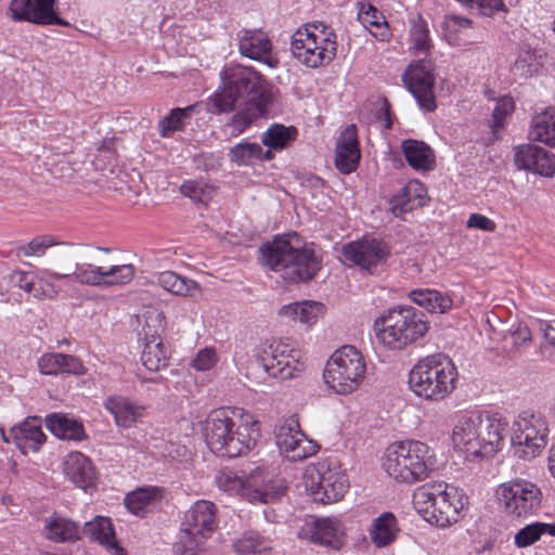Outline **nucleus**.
I'll return each instance as SVG.
<instances>
[{"instance_id": "obj_56", "label": "nucleus", "mask_w": 555, "mask_h": 555, "mask_svg": "<svg viewBox=\"0 0 555 555\" xmlns=\"http://www.w3.org/2000/svg\"><path fill=\"white\" fill-rule=\"evenodd\" d=\"M322 305L319 302L312 301H302L300 302L299 308V322L302 324L310 325L317 321L318 313L321 310Z\"/></svg>"}, {"instance_id": "obj_5", "label": "nucleus", "mask_w": 555, "mask_h": 555, "mask_svg": "<svg viewBox=\"0 0 555 555\" xmlns=\"http://www.w3.org/2000/svg\"><path fill=\"white\" fill-rule=\"evenodd\" d=\"M429 330L425 314L412 306H395L374 321L377 340L388 350L400 351L423 338Z\"/></svg>"}, {"instance_id": "obj_29", "label": "nucleus", "mask_w": 555, "mask_h": 555, "mask_svg": "<svg viewBox=\"0 0 555 555\" xmlns=\"http://www.w3.org/2000/svg\"><path fill=\"white\" fill-rule=\"evenodd\" d=\"M104 408L113 415L116 426L125 429L141 423L145 413L144 406L122 396H109L104 401Z\"/></svg>"}, {"instance_id": "obj_46", "label": "nucleus", "mask_w": 555, "mask_h": 555, "mask_svg": "<svg viewBox=\"0 0 555 555\" xmlns=\"http://www.w3.org/2000/svg\"><path fill=\"white\" fill-rule=\"evenodd\" d=\"M261 153V145L258 143L242 142L234 145L229 153L233 163L237 165H249L256 159H259Z\"/></svg>"}, {"instance_id": "obj_41", "label": "nucleus", "mask_w": 555, "mask_h": 555, "mask_svg": "<svg viewBox=\"0 0 555 555\" xmlns=\"http://www.w3.org/2000/svg\"><path fill=\"white\" fill-rule=\"evenodd\" d=\"M358 5V16L361 23L364 26L370 25L376 27L379 33L372 31V34L380 40H386L389 37V29L384 15L369 2L361 1Z\"/></svg>"}, {"instance_id": "obj_15", "label": "nucleus", "mask_w": 555, "mask_h": 555, "mask_svg": "<svg viewBox=\"0 0 555 555\" xmlns=\"http://www.w3.org/2000/svg\"><path fill=\"white\" fill-rule=\"evenodd\" d=\"M496 494L504 512L516 517L533 514L542 502L540 488L525 479L501 485Z\"/></svg>"}, {"instance_id": "obj_17", "label": "nucleus", "mask_w": 555, "mask_h": 555, "mask_svg": "<svg viewBox=\"0 0 555 555\" xmlns=\"http://www.w3.org/2000/svg\"><path fill=\"white\" fill-rule=\"evenodd\" d=\"M431 61L422 59L409 65L402 74V81L413 94L418 106L427 112L437 108L434 94L435 75Z\"/></svg>"}, {"instance_id": "obj_36", "label": "nucleus", "mask_w": 555, "mask_h": 555, "mask_svg": "<svg viewBox=\"0 0 555 555\" xmlns=\"http://www.w3.org/2000/svg\"><path fill=\"white\" fill-rule=\"evenodd\" d=\"M163 490L158 487H142L129 492L125 498L127 509L141 518L145 517L149 506L160 498Z\"/></svg>"}, {"instance_id": "obj_58", "label": "nucleus", "mask_w": 555, "mask_h": 555, "mask_svg": "<svg viewBox=\"0 0 555 555\" xmlns=\"http://www.w3.org/2000/svg\"><path fill=\"white\" fill-rule=\"evenodd\" d=\"M467 228L479 229L487 232H494L495 222L487 216L480 214H472L467 220Z\"/></svg>"}, {"instance_id": "obj_53", "label": "nucleus", "mask_w": 555, "mask_h": 555, "mask_svg": "<svg viewBox=\"0 0 555 555\" xmlns=\"http://www.w3.org/2000/svg\"><path fill=\"white\" fill-rule=\"evenodd\" d=\"M9 284L31 294L35 287L34 275L26 271H13L7 276Z\"/></svg>"}, {"instance_id": "obj_13", "label": "nucleus", "mask_w": 555, "mask_h": 555, "mask_svg": "<svg viewBox=\"0 0 555 555\" xmlns=\"http://www.w3.org/2000/svg\"><path fill=\"white\" fill-rule=\"evenodd\" d=\"M548 427L540 412L524 411L513 424L512 443L518 457L538 456L547 443Z\"/></svg>"}, {"instance_id": "obj_52", "label": "nucleus", "mask_w": 555, "mask_h": 555, "mask_svg": "<svg viewBox=\"0 0 555 555\" xmlns=\"http://www.w3.org/2000/svg\"><path fill=\"white\" fill-rule=\"evenodd\" d=\"M86 372L85 364L78 357L61 353L60 374L79 376L86 374Z\"/></svg>"}, {"instance_id": "obj_2", "label": "nucleus", "mask_w": 555, "mask_h": 555, "mask_svg": "<svg viewBox=\"0 0 555 555\" xmlns=\"http://www.w3.org/2000/svg\"><path fill=\"white\" fill-rule=\"evenodd\" d=\"M262 263L292 283L312 280L322 268L321 248L297 233L276 236L260 247Z\"/></svg>"}, {"instance_id": "obj_40", "label": "nucleus", "mask_w": 555, "mask_h": 555, "mask_svg": "<svg viewBox=\"0 0 555 555\" xmlns=\"http://www.w3.org/2000/svg\"><path fill=\"white\" fill-rule=\"evenodd\" d=\"M411 49L414 54L427 56L433 49V41L429 37V28L425 18L418 15L410 28Z\"/></svg>"}, {"instance_id": "obj_43", "label": "nucleus", "mask_w": 555, "mask_h": 555, "mask_svg": "<svg viewBox=\"0 0 555 555\" xmlns=\"http://www.w3.org/2000/svg\"><path fill=\"white\" fill-rule=\"evenodd\" d=\"M57 245L74 246L75 244L59 242L53 235H39L34 237L28 244L18 246L16 248V255L18 257H41L46 254L48 248Z\"/></svg>"}, {"instance_id": "obj_44", "label": "nucleus", "mask_w": 555, "mask_h": 555, "mask_svg": "<svg viewBox=\"0 0 555 555\" xmlns=\"http://www.w3.org/2000/svg\"><path fill=\"white\" fill-rule=\"evenodd\" d=\"M193 106L172 108L167 116L158 121V132L162 138L169 137L172 132L182 130L184 119L191 117Z\"/></svg>"}, {"instance_id": "obj_11", "label": "nucleus", "mask_w": 555, "mask_h": 555, "mask_svg": "<svg viewBox=\"0 0 555 555\" xmlns=\"http://www.w3.org/2000/svg\"><path fill=\"white\" fill-rule=\"evenodd\" d=\"M218 527L217 506L211 501L198 500L185 513L179 540L173 545L176 555H196Z\"/></svg>"}, {"instance_id": "obj_51", "label": "nucleus", "mask_w": 555, "mask_h": 555, "mask_svg": "<svg viewBox=\"0 0 555 555\" xmlns=\"http://www.w3.org/2000/svg\"><path fill=\"white\" fill-rule=\"evenodd\" d=\"M390 204L391 211L396 217H400L403 214L411 211L414 206L410 197L409 188H402L400 192L391 198Z\"/></svg>"}, {"instance_id": "obj_61", "label": "nucleus", "mask_w": 555, "mask_h": 555, "mask_svg": "<svg viewBox=\"0 0 555 555\" xmlns=\"http://www.w3.org/2000/svg\"><path fill=\"white\" fill-rule=\"evenodd\" d=\"M535 61H537V51L528 49V50L522 51L519 54V56L516 61V66L517 67L527 66L528 69L526 72L532 73L534 70V69H532L533 62H535Z\"/></svg>"}, {"instance_id": "obj_28", "label": "nucleus", "mask_w": 555, "mask_h": 555, "mask_svg": "<svg viewBox=\"0 0 555 555\" xmlns=\"http://www.w3.org/2000/svg\"><path fill=\"white\" fill-rule=\"evenodd\" d=\"M64 474L77 487L87 491L95 487V468L81 452H70L64 460Z\"/></svg>"}, {"instance_id": "obj_48", "label": "nucleus", "mask_w": 555, "mask_h": 555, "mask_svg": "<svg viewBox=\"0 0 555 555\" xmlns=\"http://www.w3.org/2000/svg\"><path fill=\"white\" fill-rule=\"evenodd\" d=\"M514 111V101L509 96L500 99L492 113V121L490 128L492 129L493 135L496 131L503 128L504 120L508 114Z\"/></svg>"}, {"instance_id": "obj_37", "label": "nucleus", "mask_w": 555, "mask_h": 555, "mask_svg": "<svg viewBox=\"0 0 555 555\" xmlns=\"http://www.w3.org/2000/svg\"><path fill=\"white\" fill-rule=\"evenodd\" d=\"M411 299L430 313H446L452 307V299L436 289H415Z\"/></svg>"}, {"instance_id": "obj_21", "label": "nucleus", "mask_w": 555, "mask_h": 555, "mask_svg": "<svg viewBox=\"0 0 555 555\" xmlns=\"http://www.w3.org/2000/svg\"><path fill=\"white\" fill-rule=\"evenodd\" d=\"M340 254L346 261L372 273L377 266L387 261L390 253L382 241L363 236L343 245Z\"/></svg>"}, {"instance_id": "obj_23", "label": "nucleus", "mask_w": 555, "mask_h": 555, "mask_svg": "<svg viewBox=\"0 0 555 555\" xmlns=\"http://www.w3.org/2000/svg\"><path fill=\"white\" fill-rule=\"evenodd\" d=\"M236 36L241 55L262 62L271 68L278 66L279 60L271 55L272 42L261 28H243Z\"/></svg>"}, {"instance_id": "obj_55", "label": "nucleus", "mask_w": 555, "mask_h": 555, "mask_svg": "<svg viewBox=\"0 0 555 555\" xmlns=\"http://www.w3.org/2000/svg\"><path fill=\"white\" fill-rule=\"evenodd\" d=\"M38 369L43 375H59L61 353H46L38 361Z\"/></svg>"}, {"instance_id": "obj_26", "label": "nucleus", "mask_w": 555, "mask_h": 555, "mask_svg": "<svg viewBox=\"0 0 555 555\" xmlns=\"http://www.w3.org/2000/svg\"><path fill=\"white\" fill-rule=\"evenodd\" d=\"M361 158L360 146L354 125H349L340 133L336 143L335 165L339 172H353Z\"/></svg>"}, {"instance_id": "obj_12", "label": "nucleus", "mask_w": 555, "mask_h": 555, "mask_svg": "<svg viewBox=\"0 0 555 555\" xmlns=\"http://www.w3.org/2000/svg\"><path fill=\"white\" fill-rule=\"evenodd\" d=\"M366 372L362 353L353 346L337 349L326 363L323 378L336 393L348 395L359 388Z\"/></svg>"}, {"instance_id": "obj_19", "label": "nucleus", "mask_w": 555, "mask_h": 555, "mask_svg": "<svg viewBox=\"0 0 555 555\" xmlns=\"http://www.w3.org/2000/svg\"><path fill=\"white\" fill-rule=\"evenodd\" d=\"M276 446L280 452L292 461H300L317 453L319 446L308 439L300 429L299 420L292 415L279 426L275 434Z\"/></svg>"}, {"instance_id": "obj_57", "label": "nucleus", "mask_w": 555, "mask_h": 555, "mask_svg": "<svg viewBox=\"0 0 555 555\" xmlns=\"http://www.w3.org/2000/svg\"><path fill=\"white\" fill-rule=\"evenodd\" d=\"M509 333L515 346H522L531 343L532 335L530 327L524 322L513 324Z\"/></svg>"}, {"instance_id": "obj_10", "label": "nucleus", "mask_w": 555, "mask_h": 555, "mask_svg": "<svg viewBox=\"0 0 555 555\" xmlns=\"http://www.w3.org/2000/svg\"><path fill=\"white\" fill-rule=\"evenodd\" d=\"M291 51L294 57L307 67L325 66L336 56V34L322 23L307 24L293 34Z\"/></svg>"}, {"instance_id": "obj_60", "label": "nucleus", "mask_w": 555, "mask_h": 555, "mask_svg": "<svg viewBox=\"0 0 555 555\" xmlns=\"http://www.w3.org/2000/svg\"><path fill=\"white\" fill-rule=\"evenodd\" d=\"M31 294L37 299L53 298L57 294V289L52 283L41 279L35 283Z\"/></svg>"}, {"instance_id": "obj_63", "label": "nucleus", "mask_w": 555, "mask_h": 555, "mask_svg": "<svg viewBox=\"0 0 555 555\" xmlns=\"http://www.w3.org/2000/svg\"><path fill=\"white\" fill-rule=\"evenodd\" d=\"M299 308L300 302H294L286 306H283L280 310V314L286 318H289L294 321H299L300 314H299Z\"/></svg>"}, {"instance_id": "obj_35", "label": "nucleus", "mask_w": 555, "mask_h": 555, "mask_svg": "<svg viewBox=\"0 0 555 555\" xmlns=\"http://www.w3.org/2000/svg\"><path fill=\"white\" fill-rule=\"evenodd\" d=\"M398 531L396 516L385 512L372 521L370 538L377 547H384L395 541Z\"/></svg>"}, {"instance_id": "obj_1", "label": "nucleus", "mask_w": 555, "mask_h": 555, "mask_svg": "<svg viewBox=\"0 0 555 555\" xmlns=\"http://www.w3.org/2000/svg\"><path fill=\"white\" fill-rule=\"evenodd\" d=\"M220 80L208 99V112L223 114L237 109L225 125L236 135L267 114L273 102L272 88L253 67L234 63L223 66Z\"/></svg>"}, {"instance_id": "obj_30", "label": "nucleus", "mask_w": 555, "mask_h": 555, "mask_svg": "<svg viewBox=\"0 0 555 555\" xmlns=\"http://www.w3.org/2000/svg\"><path fill=\"white\" fill-rule=\"evenodd\" d=\"M46 427L55 437L64 440L81 441L87 438L81 421L62 413L46 416Z\"/></svg>"}, {"instance_id": "obj_18", "label": "nucleus", "mask_w": 555, "mask_h": 555, "mask_svg": "<svg viewBox=\"0 0 555 555\" xmlns=\"http://www.w3.org/2000/svg\"><path fill=\"white\" fill-rule=\"evenodd\" d=\"M286 481L275 477L272 472L255 466L246 474L245 500L250 503L270 504L285 495Z\"/></svg>"}, {"instance_id": "obj_47", "label": "nucleus", "mask_w": 555, "mask_h": 555, "mask_svg": "<svg viewBox=\"0 0 555 555\" xmlns=\"http://www.w3.org/2000/svg\"><path fill=\"white\" fill-rule=\"evenodd\" d=\"M473 27V21L468 17L457 14H447L442 23L444 36L449 42L457 40V35L464 30Z\"/></svg>"}, {"instance_id": "obj_49", "label": "nucleus", "mask_w": 555, "mask_h": 555, "mask_svg": "<svg viewBox=\"0 0 555 555\" xmlns=\"http://www.w3.org/2000/svg\"><path fill=\"white\" fill-rule=\"evenodd\" d=\"M542 535L540 522L527 525L515 535V544L518 547H527L538 541Z\"/></svg>"}, {"instance_id": "obj_32", "label": "nucleus", "mask_w": 555, "mask_h": 555, "mask_svg": "<svg viewBox=\"0 0 555 555\" xmlns=\"http://www.w3.org/2000/svg\"><path fill=\"white\" fill-rule=\"evenodd\" d=\"M82 532L91 540L105 545L114 555H127L126 551L118 545L115 532L109 518L96 516L94 520L87 521Z\"/></svg>"}, {"instance_id": "obj_3", "label": "nucleus", "mask_w": 555, "mask_h": 555, "mask_svg": "<svg viewBox=\"0 0 555 555\" xmlns=\"http://www.w3.org/2000/svg\"><path fill=\"white\" fill-rule=\"evenodd\" d=\"M506 425L496 415L465 411L456 417L452 442L467 459L489 456L499 451Z\"/></svg>"}, {"instance_id": "obj_34", "label": "nucleus", "mask_w": 555, "mask_h": 555, "mask_svg": "<svg viewBox=\"0 0 555 555\" xmlns=\"http://www.w3.org/2000/svg\"><path fill=\"white\" fill-rule=\"evenodd\" d=\"M44 529L46 538L55 543L75 542L81 533L77 522L55 514L50 517Z\"/></svg>"}, {"instance_id": "obj_50", "label": "nucleus", "mask_w": 555, "mask_h": 555, "mask_svg": "<svg viewBox=\"0 0 555 555\" xmlns=\"http://www.w3.org/2000/svg\"><path fill=\"white\" fill-rule=\"evenodd\" d=\"M181 193L196 203H206L210 196L203 182L186 181L180 186Z\"/></svg>"}, {"instance_id": "obj_22", "label": "nucleus", "mask_w": 555, "mask_h": 555, "mask_svg": "<svg viewBox=\"0 0 555 555\" xmlns=\"http://www.w3.org/2000/svg\"><path fill=\"white\" fill-rule=\"evenodd\" d=\"M298 537L336 551L346 544L345 527L336 517L311 516L300 528Z\"/></svg>"}, {"instance_id": "obj_14", "label": "nucleus", "mask_w": 555, "mask_h": 555, "mask_svg": "<svg viewBox=\"0 0 555 555\" xmlns=\"http://www.w3.org/2000/svg\"><path fill=\"white\" fill-rule=\"evenodd\" d=\"M301 351L289 340H273L258 351L257 360L263 370L274 378L288 379L305 369Z\"/></svg>"}, {"instance_id": "obj_16", "label": "nucleus", "mask_w": 555, "mask_h": 555, "mask_svg": "<svg viewBox=\"0 0 555 555\" xmlns=\"http://www.w3.org/2000/svg\"><path fill=\"white\" fill-rule=\"evenodd\" d=\"M145 323L140 335L143 336L144 348L141 360L149 371H159L168 365L169 349L163 344L160 332L165 328V317L156 309L144 314Z\"/></svg>"}, {"instance_id": "obj_54", "label": "nucleus", "mask_w": 555, "mask_h": 555, "mask_svg": "<svg viewBox=\"0 0 555 555\" xmlns=\"http://www.w3.org/2000/svg\"><path fill=\"white\" fill-rule=\"evenodd\" d=\"M217 362V356L214 349L204 348L199 350L196 357L192 360L191 365L199 372L210 370Z\"/></svg>"}, {"instance_id": "obj_64", "label": "nucleus", "mask_w": 555, "mask_h": 555, "mask_svg": "<svg viewBox=\"0 0 555 555\" xmlns=\"http://www.w3.org/2000/svg\"><path fill=\"white\" fill-rule=\"evenodd\" d=\"M390 115H391V113H390V104L385 99L384 102H383L382 107L378 111V118L385 120V128L386 129H390L391 126H392V121H391Z\"/></svg>"}, {"instance_id": "obj_9", "label": "nucleus", "mask_w": 555, "mask_h": 555, "mask_svg": "<svg viewBox=\"0 0 555 555\" xmlns=\"http://www.w3.org/2000/svg\"><path fill=\"white\" fill-rule=\"evenodd\" d=\"M56 266L63 271H48L47 274L56 280L73 279L75 282L89 286H112L129 283L135 274L133 264L111 266L109 268L92 263H73L68 253L60 251L55 255Z\"/></svg>"}, {"instance_id": "obj_8", "label": "nucleus", "mask_w": 555, "mask_h": 555, "mask_svg": "<svg viewBox=\"0 0 555 555\" xmlns=\"http://www.w3.org/2000/svg\"><path fill=\"white\" fill-rule=\"evenodd\" d=\"M384 468L395 480L417 482L426 478L434 468L433 454L424 442L401 441L387 449Z\"/></svg>"}, {"instance_id": "obj_31", "label": "nucleus", "mask_w": 555, "mask_h": 555, "mask_svg": "<svg viewBox=\"0 0 555 555\" xmlns=\"http://www.w3.org/2000/svg\"><path fill=\"white\" fill-rule=\"evenodd\" d=\"M401 150L410 167L414 170H431L436 164L434 150L424 141L406 139L401 143Z\"/></svg>"}, {"instance_id": "obj_4", "label": "nucleus", "mask_w": 555, "mask_h": 555, "mask_svg": "<svg viewBox=\"0 0 555 555\" xmlns=\"http://www.w3.org/2000/svg\"><path fill=\"white\" fill-rule=\"evenodd\" d=\"M205 438L214 453L236 457L255 448L260 438V426L251 418L241 420L236 424L227 411L217 410L206 421Z\"/></svg>"}, {"instance_id": "obj_38", "label": "nucleus", "mask_w": 555, "mask_h": 555, "mask_svg": "<svg viewBox=\"0 0 555 555\" xmlns=\"http://www.w3.org/2000/svg\"><path fill=\"white\" fill-rule=\"evenodd\" d=\"M157 283L165 291L177 296H194L199 291V285L188 278L181 276L173 271L160 272L157 276Z\"/></svg>"}, {"instance_id": "obj_42", "label": "nucleus", "mask_w": 555, "mask_h": 555, "mask_svg": "<svg viewBox=\"0 0 555 555\" xmlns=\"http://www.w3.org/2000/svg\"><path fill=\"white\" fill-rule=\"evenodd\" d=\"M234 551L241 555H267L271 552L269 542L258 532H246L233 543Z\"/></svg>"}, {"instance_id": "obj_45", "label": "nucleus", "mask_w": 555, "mask_h": 555, "mask_svg": "<svg viewBox=\"0 0 555 555\" xmlns=\"http://www.w3.org/2000/svg\"><path fill=\"white\" fill-rule=\"evenodd\" d=\"M241 475L233 470H220L216 476L217 487L229 493L238 494L245 499V480L247 472L241 470Z\"/></svg>"}, {"instance_id": "obj_27", "label": "nucleus", "mask_w": 555, "mask_h": 555, "mask_svg": "<svg viewBox=\"0 0 555 555\" xmlns=\"http://www.w3.org/2000/svg\"><path fill=\"white\" fill-rule=\"evenodd\" d=\"M10 442H14L23 454L38 451L46 440L38 417H28L9 430Z\"/></svg>"}, {"instance_id": "obj_7", "label": "nucleus", "mask_w": 555, "mask_h": 555, "mask_svg": "<svg viewBox=\"0 0 555 555\" xmlns=\"http://www.w3.org/2000/svg\"><path fill=\"white\" fill-rule=\"evenodd\" d=\"M457 369L442 353L421 359L409 373L410 389L420 398L441 401L455 389Z\"/></svg>"}, {"instance_id": "obj_59", "label": "nucleus", "mask_w": 555, "mask_h": 555, "mask_svg": "<svg viewBox=\"0 0 555 555\" xmlns=\"http://www.w3.org/2000/svg\"><path fill=\"white\" fill-rule=\"evenodd\" d=\"M476 3L485 16H493L498 12L507 11L503 0H477Z\"/></svg>"}, {"instance_id": "obj_25", "label": "nucleus", "mask_w": 555, "mask_h": 555, "mask_svg": "<svg viewBox=\"0 0 555 555\" xmlns=\"http://www.w3.org/2000/svg\"><path fill=\"white\" fill-rule=\"evenodd\" d=\"M515 165L519 169L551 178L555 173V156L543 147L525 144L515 147Z\"/></svg>"}, {"instance_id": "obj_20", "label": "nucleus", "mask_w": 555, "mask_h": 555, "mask_svg": "<svg viewBox=\"0 0 555 555\" xmlns=\"http://www.w3.org/2000/svg\"><path fill=\"white\" fill-rule=\"evenodd\" d=\"M55 4L56 0H12L9 14L15 22H28L40 26H70L67 21L59 16Z\"/></svg>"}, {"instance_id": "obj_24", "label": "nucleus", "mask_w": 555, "mask_h": 555, "mask_svg": "<svg viewBox=\"0 0 555 555\" xmlns=\"http://www.w3.org/2000/svg\"><path fill=\"white\" fill-rule=\"evenodd\" d=\"M349 487L348 479L344 474L325 472L310 476L306 481V488L310 490L314 501L322 504H330L339 501Z\"/></svg>"}, {"instance_id": "obj_33", "label": "nucleus", "mask_w": 555, "mask_h": 555, "mask_svg": "<svg viewBox=\"0 0 555 555\" xmlns=\"http://www.w3.org/2000/svg\"><path fill=\"white\" fill-rule=\"evenodd\" d=\"M528 135L531 141L555 147V106H548L532 117Z\"/></svg>"}, {"instance_id": "obj_39", "label": "nucleus", "mask_w": 555, "mask_h": 555, "mask_svg": "<svg viewBox=\"0 0 555 555\" xmlns=\"http://www.w3.org/2000/svg\"><path fill=\"white\" fill-rule=\"evenodd\" d=\"M297 134L298 131L294 126L273 124L262 133L261 143L271 150L281 151L292 144Z\"/></svg>"}, {"instance_id": "obj_6", "label": "nucleus", "mask_w": 555, "mask_h": 555, "mask_svg": "<svg viewBox=\"0 0 555 555\" xmlns=\"http://www.w3.org/2000/svg\"><path fill=\"white\" fill-rule=\"evenodd\" d=\"M416 511L438 527L456 522L468 504L462 490L442 481L428 482L416 488L412 495Z\"/></svg>"}, {"instance_id": "obj_62", "label": "nucleus", "mask_w": 555, "mask_h": 555, "mask_svg": "<svg viewBox=\"0 0 555 555\" xmlns=\"http://www.w3.org/2000/svg\"><path fill=\"white\" fill-rule=\"evenodd\" d=\"M539 328L543 332L545 339L553 346H555V321L545 322L539 321Z\"/></svg>"}]
</instances>
